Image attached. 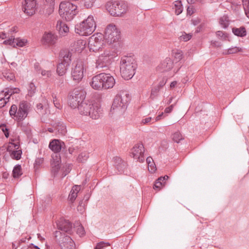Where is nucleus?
Here are the masks:
<instances>
[{
    "mask_svg": "<svg viewBox=\"0 0 249 249\" xmlns=\"http://www.w3.org/2000/svg\"><path fill=\"white\" fill-rule=\"evenodd\" d=\"M115 84L114 77L109 73H101L92 78L91 87L96 90L107 89L113 87Z\"/></svg>",
    "mask_w": 249,
    "mask_h": 249,
    "instance_id": "f257e3e1",
    "label": "nucleus"
},
{
    "mask_svg": "<svg viewBox=\"0 0 249 249\" xmlns=\"http://www.w3.org/2000/svg\"><path fill=\"white\" fill-rule=\"evenodd\" d=\"M76 108L81 115L89 116L93 119H99L102 114L100 105L89 100L82 102Z\"/></svg>",
    "mask_w": 249,
    "mask_h": 249,
    "instance_id": "f03ea898",
    "label": "nucleus"
},
{
    "mask_svg": "<svg viewBox=\"0 0 249 249\" xmlns=\"http://www.w3.org/2000/svg\"><path fill=\"white\" fill-rule=\"evenodd\" d=\"M130 96L125 91H122L117 94L113 101L110 110L111 115L123 114L130 101Z\"/></svg>",
    "mask_w": 249,
    "mask_h": 249,
    "instance_id": "7ed1b4c3",
    "label": "nucleus"
},
{
    "mask_svg": "<svg viewBox=\"0 0 249 249\" xmlns=\"http://www.w3.org/2000/svg\"><path fill=\"white\" fill-rule=\"evenodd\" d=\"M137 68L135 59L132 56H124L120 62V72L122 77L125 80L133 77Z\"/></svg>",
    "mask_w": 249,
    "mask_h": 249,
    "instance_id": "20e7f679",
    "label": "nucleus"
},
{
    "mask_svg": "<svg viewBox=\"0 0 249 249\" xmlns=\"http://www.w3.org/2000/svg\"><path fill=\"white\" fill-rule=\"evenodd\" d=\"M30 108V104L23 101L19 103L18 107L16 105H13L10 107L9 114L15 120L21 121L27 116Z\"/></svg>",
    "mask_w": 249,
    "mask_h": 249,
    "instance_id": "39448f33",
    "label": "nucleus"
},
{
    "mask_svg": "<svg viewBox=\"0 0 249 249\" xmlns=\"http://www.w3.org/2000/svg\"><path fill=\"white\" fill-rule=\"evenodd\" d=\"M95 22L92 16H89L88 18L77 24L75 27L76 33L80 36H87L91 35L95 30Z\"/></svg>",
    "mask_w": 249,
    "mask_h": 249,
    "instance_id": "423d86ee",
    "label": "nucleus"
},
{
    "mask_svg": "<svg viewBox=\"0 0 249 249\" xmlns=\"http://www.w3.org/2000/svg\"><path fill=\"white\" fill-rule=\"evenodd\" d=\"M77 12V6L69 1H62L59 4V14L67 21L71 20Z\"/></svg>",
    "mask_w": 249,
    "mask_h": 249,
    "instance_id": "0eeeda50",
    "label": "nucleus"
},
{
    "mask_svg": "<svg viewBox=\"0 0 249 249\" xmlns=\"http://www.w3.org/2000/svg\"><path fill=\"white\" fill-rule=\"evenodd\" d=\"M106 8L111 15L114 17H122L126 13L128 5L124 1H115L107 2Z\"/></svg>",
    "mask_w": 249,
    "mask_h": 249,
    "instance_id": "6e6552de",
    "label": "nucleus"
},
{
    "mask_svg": "<svg viewBox=\"0 0 249 249\" xmlns=\"http://www.w3.org/2000/svg\"><path fill=\"white\" fill-rule=\"evenodd\" d=\"M86 92L85 90L80 89H73L69 97L68 104L72 108L76 107L80 103L85 100Z\"/></svg>",
    "mask_w": 249,
    "mask_h": 249,
    "instance_id": "1a4fd4ad",
    "label": "nucleus"
},
{
    "mask_svg": "<svg viewBox=\"0 0 249 249\" xmlns=\"http://www.w3.org/2000/svg\"><path fill=\"white\" fill-rule=\"evenodd\" d=\"M54 234L61 249H75V243L69 236L57 231Z\"/></svg>",
    "mask_w": 249,
    "mask_h": 249,
    "instance_id": "9d476101",
    "label": "nucleus"
},
{
    "mask_svg": "<svg viewBox=\"0 0 249 249\" xmlns=\"http://www.w3.org/2000/svg\"><path fill=\"white\" fill-rule=\"evenodd\" d=\"M105 41L109 44L116 42L120 38V32L116 26L109 24L106 28L104 36Z\"/></svg>",
    "mask_w": 249,
    "mask_h": 249,
    "instance_id": "9b49d317",
    "label": "nucleus"
},
{
    "mask_svg": "<svg viewBox=\"0 0 249 249\" xmlns=\"http://www.w3.org/2000/svg\"><path fill=\"white\" fill-rule=\"evenodd\" d=\"M103 35L100 33L94 34L89 39V47L90 51L97 52L103 48Z\"/></svg>",
    "mask_w": 249,
    "mask_h": 249,
    "instance_id": "f8f14e48",
    "label": "nucleus"
},
{
    "mask_svg": "<svg viewBox=\"0 0 249 249\" xmlns=\"http://www.w3.org/2000/svg\"><path fill=\"white\" fill-rule=\"evenodd\" d=\"M85 68L86 65L82 60H77L76 65L72 69L71 73V77L75 83H79L83 79Z\"/></svg>",
    "mask_w": 249,
    "mask_h": 249,
    "instance_id": "ddd939ff",
    "label": "nucleus"
},
{
    "mask_svg": "<svg viewBox=\"0 0 249 249\" xmlns=\"http://www.w3.org/2000/svg\"><path fill=\"white\" fill-rule=\"evenodd\" d=\"M111 52L110 50H106L104 53L99 56L96 60L95 67L97 69L107 68L111 63Z\"/></svg>",
    "mask_w": 249,
    "mask_h": 249,
    "instance_id": "4468645a",
    "label": "nucleus"
},
{
    "mask_svg": "<svg viewBox=\"0 0 249 249\" xmlns=\"http://www.w3.org/2000/svg\"><path fill=\"white\" fill-rule=\"evenodd\" d=\"M145 148L142 143H138L136 144L131 149V154L133 158L140 162L144 161V153Z\"/></svg>",
    "mask_w": 249,
    "mask_h": 249,
    "instance_id": "2eb2a0df",
    "label": "nucleus"
},
{
    "mask_svg": "<svg viewBox=\"0 0 249 249\" xmlns=\"http://www.w3.org/2000/svg\"><path fill=\"white\" fill-rule=\"evenodd\" d=\"M36 5L35 0H24L22 2V10L27 15L31 16L36 12Z\"/></svg>",
    "mask_w": 249,
    "mask_h": 249,
    "instance_id": "dca6fc26",
    "label": "nucleus"
},
{
    "mask_svg": "<svg viewBox=\"0 0 249 249\" xmlns=\"http://www.w3.org/2000/svg\"><path fill=\"white\" fill-rule=\"evenodd\" d=\"M7 151L10 153V156L13 159L18 160L20 159L22 151L19 149V144L18 143H10L7 147Z\"/></svg>",
    "mask_w": 249,
    "mask_h": 249,
    "instance_id": "f3484780",
    "label": "nucleus"
},
{
    "mask_svg": "<svg viewBox=\"0 0 249 249\" xmlns=\"http://www.w3.org/2000/svg\"><path fill=\"white\" fill-rule=\"evenodd\" d=\"M56 224L59 230L69 234L71 233L72 225L68 220L61 218L56 222Z\"/></svg>",
    "mask_w": 249,
    "mask_h": 249,
    "instance_id": "a211bd4d",
    "label": "nucleus"
},
{
    "mask_svg": "<svg viewBox=\"0 0 249 249\" xmlns=\"http://www.w3.org/2000/svg\"><path fill=\"white\" fill-rule=\"evenodd\" d=\"M57 40V36L51 32H45L42 38L41 42L44 45H54Z\"/></svg>",
    "mask_w": 249,
    "mask_h": 249,
    "instance_id": "6ab92c4d",
    "label": "nucleus"
},
{
    "mask_svg": "<svg viewBox=\"0 0 249 249\" xmlns=\"http://www.w3.org/2000/svg\"><path fill=\"white\" fill-rule=\"evenodd\" d=\"M56 159H54L53 157V161L51 163L52 165V175L55 177H60V167L59 166L60 163V156L59 155L57 156V155H55Z\"/></svg>",
    "mask_w": 249,
    "mask_h": 249,
    "instance_id": "aec40b11",
    "label": "nucleus"
},
{
    "mask_svg": "<svg viewBox=\"0 0 249 249\" xmlns=\"http://www.w3.org/2000/svg\"><path fill=\"white\" fill-rule=\"evenodd\" d=\"M27 41L24 39L17 38H9L3 41V44L5 45H9L13 47L17 46L22 47L25 45Z\"/></svg>",
    "mask_w": 249,
    "mask_h": 249,
    "instance_id": "412c9836",
    "label": "nucleus"
},
{
    "mask_svg": "<svg viewBox=\"0 0 249 249\" xmlns=\"http://www.w3.org/2000/svg\"><path fill=\"white\" fill-rule=\"evenodd\" d=\"M113 163L114 167L119 173L124 172L127 167L126 162L119 157L113 158Z\"/></svg>",
    "mask_w": 249,
    "mask_h": 249,
    "instance_id": "4be33fe9",
    "label": "nucleus"
},
{
    "mask_svg": "<svg viewBox=\"0 0 249 249\" xmlns=\"http://www.w3.org/2000/svg\"><path fill=\"white\" fill-rule=\"evenodd\" d=\"M173 66V62L170 58L167 57L158 66V70L161 72L170 70Z\"/></svg>",
    "mask_w": 249,
    "mask_h": 249,
    "instance_id": "5701e85b",
    "label": "nucleus"
},
{
    "mask_svg": "<svg viewBox=\"0 0 249 249\" xmlns=\"http://www.w3.org/2000/svg\"><path fill=\"white\" fill-rule=\"evenodd\" d=\"M55 0H45L44 2V9L45 10V14L50 15L54 11Z\"/></svg>",
    "mask_w": 249,
    "mask_h": 249,
    "instance_id": "b1692460",
    "label": "nucleus"
},
{
    "mask_svg": "<svg viewBox=\"0 0 249 249\" xmlns=\"http://www.w3.org/2000/svg\"><path fill=\"white\" fill-rule=\"evenodd\" d=\"M60 55L62 57V62L65 63L67 65H70L71 61L72 53L68 49L63 50L61 51Z\"/></svg>",
    "mask_w": 249,
    "mask_h": 249,
    "instance_id": "393cba45",
    "label": "nucleus"
},
{
    "mask_svg": "<svg viewBox=\"0 0 249 249\" xmlns=\"http://www.w3.org/2000/svg\"><path fill=\"white\" fill-rule=\"evenodd\" d=\"M50 148L55 153L59 152L62 148L61 142L58 140H53L50 142Z\"/></svg>",
    "mask_w": 249,
    "mask_h": 249,
    "instance_id": "a878e982",
    "label": "nucleus"
},
{
    "mask_svg": "<svg viewBox=\"0 0 249 249\" xmlns=\"http://www.w3.org/2000/svg\"><path fill=\"white\" fill-rule=\"evenodd\" d=\"M1 79L8 81H15V76L10 70H5L2 72Z\"/></svg>",
    "mask_w": 249,
    "mask_h": 249,
    "instance_id": "bb28decb",
    "label": "nucleus"
},
{
    "mask_svg": "<svg viewBox=\"0 0 249 249\" xmlns=\"http://www.w3.org/2000/svg\"><path fill=\"white\" fill-rule=\"evenodd\" d=\"M80 188V186L79 185H75L72 187L68 197L71 202H73L76 199Z\"/></svg>",
    "mask_w": 249,
    "mask_h": 249,
    "instance_id": "cd10ccee",
    "label": "nucleus"
},
{
    "mask_svg": "<svg viewBox=\"0 0 249 249\" xmlns=\"http://www.w3.org/2000/svg\"><path fill=\"white\" fill-rule=\"evenodd\" d=\"M70 65H67V64L61 62L58 64L57 67V72L59 76H62L64 75L69 67Z\"/></svg>",
    "mask_w": 249,
    "mask_h": 249,
    "instance_id": "c85d7f7f",
    "label": "nucleus"
},
{
    "mask_svg": "<svg viewBox=\"0 0 249 249\" xmlns=\"http://www.w3.org/2000/svg\"><path fill=\"white\" fill-rule=\"evenodd\" d=\"M232 31L234 35L240 37H244L247 35L246 28L243 26L240 28H233Z\"/></svg>",
    "mask_w": 249,
    "mask_h": 249,
    "instance_id": "c756f323",
    "label": "nucleus"
},
{
    "mask_svg": "<svg viewBox=\"0 0 249 249\" xmlns=\"http://www.w3.org/2000/svg\"><path fill=\"white\" fill-rule=\"evenodd\" d=\"M71 169V164H65L61 168L60 178H63L68 174Z\"/></svg>",
    "mask_w": 249,
    "mask_h": 249,
    "instance_id": "7c9ffc66",
    "label": "nucleus"
},
{
    "mask_svg": "<svg viewBox=\"0 0 249 249\" xmlns=\"http://www.w3.org/2000/svg\"><path fill=\"white\" fill-rule=\"evenodd\" d=\"M86 44V41L78 40L74 43L73 47L75 51L81 52L85 48Z\"/></svg>",
    "mask_w": 249,
    "mask_h": 249,
    "instance_id": "2f4dec72",
    "label": "nucleus"
},
{
    "mask_svg": "<svg viewBox=\"0 0 249 249\" xmlns=\"http://www.w3.org/2000/svg\"><path fill=\"white\" fill-rule=\"evenodd\" d=\"M9 101V96H7L4 91L0 92V108L4 107Z\"/></svg>",
    "mask_w": 249,
    "mask_h": 249,
    "instance_id": "473e14b6",
    "label": "nucleus"
},
{
    "mask_svg": "<svg viewBox=\"0 0 249 249\" xmlns=\"http://www.w3.org/2000/svg\"><path fill=\"white\" fill-rule=\"evenodd\" d=\"M3 91L5 95H7V96H9L10 98L12 95L15 93H18L20 90L17 88L9 87L5 89Z\"/></svg>",
    "mask_w": 249,
    "mask_h": 249,
    "instance_id": "72a5a7b5",
    "label": "nucleus"
},
{
    "mask_svg": "<svg viewBox=\"0 0 249 249\" xmlns=\"http://www.w3.org/2000/svg\"><path fill=\"white\" fill-rule=\"evenodd\" d=\"M146 162L149 171L151 173H154L156 170V167L153 159L150 157H147L146 158Z\"/></svg>",
    "mask_w": 249,
    "mask_h": 249,
    "instance_id": "f704fd0d",
    "label": "nucleus"
},
{
    "mask_svg": "<svg viewBox=\"0 0 249 249\" xmlns=\"http://www.w3.org/2000/svg\"><path fill=\"white\" fill-rule=\"evenodd\" d=\"M172 56L176 62H179L182 59L183 53L179 50H174L172 51Z\"/></svg>",
    "mask_w": 249,
    "mask_h": 249,
    "instance_id": "c9c22d12",
    "label": "nucleus"
},
{
    "mask_svg": "<svg viewBox=\"0 0 249 249\" xmlns=\"http://www.w3.org/2000/svg\"><path fill=\"white\" fill-rule=\"evenodd\" d=\"M57 27L59 28V32L61 34L67 33L69 31V28L64 23L61 21H58Z\"/></svg>",
    "mask_w": 249,
    "mask_h": 249,
    "instance_id": "e433bc0d",
    "label": "nucleus"
},
{
    "mask_svg": "<svg viewBox=\"0 0 249 249\" xmlns=\"http://www.w3.org/2000/svg\"><path fill=\"white\" fill-rule=\"evenodd\" d=\"M219 24L223 28H227L230 24L229 17L225 15L221 17L219 19Z\"/></svg>",
    "mask_w": 249,
    "mask_h": 249,
    "instance_id": "4c0bfd02",
    "label": "nucleus"
},
{
    "mask_svg": "<svg viewBox=\"0 0 249 249\" xmlns=\"http://www.w3.org/2000/svg\"><path fill=\"white\" fill-rule=\"evenodd\" d=\"M21 167L20 165H16L13 170V176L14 178H18L21 175Z\"/></svg>",
    "mask_w": 249,
    "mask_h": 249,
    "instance_id": "58836bf2",
    "label": "nucleus"
},
{
    "mask_svg": "<svg viewBox=\"0 0 249 249\" xmlns=\"http://www.w3.org/2000/svg\"><path fill=\"white\" fill-rule=\"evenodd\" d=\"M89 158V153H88L87 152H83L81 153L78 158H77V160L79 162H84L85 161L87 160V159Z\"/></svg>",
    "mask_w": 249,
    "mask_h": 249,
    "instance_id": "ea45409f",
    "label": "nucleus"
},
{
    "mask_svg": "<svg viewBox=\"0 0 249 249\" xmlns=\"http://www.w3.org/2000/svg\"><path fill=\"white\" fill-rule=\"evenodd\" d=\"M172 139L175 142L178 143L180 141L183 140L184 138L180 132L177 131L173 134Z\"/></svg>",
    "mask_w": 249,
    "mask_h": 249,
    "instance_id": "a19ab883",
    "label": "nucleus"
},
{
    "mask_svg": "<svg viewBox=\"0 0 249 249\" xmlns=\"http://www.w3.org/2000/svg\"><path fill=\"white\" fill-rule=\"evenodd\" d=\"M216 36L221 40H226L228 37V35L221 31H218L216 32Z\"/></svg>",
    "mask_w": 249,
    "mask_h": 249,
    "instance_id": "79ce46f5",
    "label": "nucleus"
},
{
    "mask_svg": "<svg viewBox=\"0 0 249 249\" xmlns=\"http://www.w3.org/2000/svg\"><path fill=\"white\" fill-rule=\"evenodd\" d=\"M242 50L241 48H240L239 47H233L231 48H229L227 51V52L225 53V54H233L237 53L238 52H241Z\"/></svg>",
    "mask_w": 249,
    "mask_h": 249,
    "instance_id": "37998d69",
    "label": "nucleus"
},
{
    "mask_svg": "<svg viewBox=\"0 0 249 249\" xmlns=\"http://www.w3.org/2000/svg\"><path fill=\"white\" fill-rule=\"evenodd\" d=\"M176 4L175 5L176 9H175V13L176 15H178L181 13L182 12V7L181 2L180 1H176Z\"/></svg>",
    "mask_w": 249,
    "mask_h": 249,
    "instance_id": "c03bdc74",
    "label": "nucleus"
},
{
    "mask_svg": "<svg viewBox=\"0 0 249 249\" xmlns=\"http://www.w3.org/2000/svg\"><path fill=\"white\" fill-rule=\"evenodd\" d=\"M192 37L191 34H186V33H182V35L180 36L179 39L181 41H187L189 40Z\"/></svg>",
    "mask_w": 249,
    "mask_h": 249,
    "instance_id": "a18cd8bd",
    "label": "nucleus"
},
{
    "mask_svg": "<svg viewBox=\"0 0 249 249\" xmlns=\"http://www.w3.org/2000/svg\"><path fill=\"white\" fill-rule=\"evenodd\" d=\"M160 90L159 87H155L151 89L150 98L154 99L156 97L158 96V93Z\"/></svg>",
    "mask_w": 249,
    "mask_h": 249,
    "instance_id": "49530a36",
    "label": "nucleus"
},
{
    "mask_svg": "<svg viewBox=\"0 0 249 249\" xmlns=\"http://www.w3.org/2000/svg\"><path fill=\"white\" fill-rule=\"evenodd\" d=\"M165 182H162L161 180H159V178L156 181L153 188L160 189L162 186H164Z\"/></svg>",
    "mask_w": 249,
    "mask_h": 249,
    "instance_id": "de8ad7c7",
    "label": "nucleus"
},
{
    "mask_svg": "<svg viewBox=\"0 0 249 249\" xmlns=\"http://www.w3.org/2000/svg\"><path fill=\"white\" fill-rule=\"evenodd\" d=\"M109 244L108 243L101 242L97 244L96 246L94 248V249H104L105 247L109 246Z\"/></svg>",
    "mask_w": 249,
    "mask_h": 249,
    "instance_id": "09e8293b",
    "label": "nucleus"
},
{
    "mask_svg": "<svg viewBox=\"0 0 249 249\" xmlns=\"http://www.w3.org/2000/svg\"><path fill=\"white\" fill-rule=\"evenodd\" d=\"M77 233L80 236H82L85 234V232L84 227L81 225H80L77 228Z\"/></svg>",
    "mask_w": 249,
    "mask_h": 249,
    "instance_id": "8fccbe9b",
    "label": "nucleus"
},
{
    "mask_svg": "<svg viewBox=\"0 0 249 249\" xmlns=\"http://www.w3.org/2000/svg\"><path fill=\"white\" fill-rule=\"evenodd\" d=\"M36 90V88L35 85H34V83H31L29 84V89H28L29 93L31 95H32L35 93Z\"/></svg>",
    "mask_w": 249,
    "mask_h": 249,
    "instance_id": "3c124183",
    "label": "nucleus"
},
{
    "mask_svg": "<svg viewBox=\"0 0 249 249\" xmlns=\"http://www.w3.org/2000/svg\"><path fill=\"white\" fill-rule=\"evenodd\" d=\"M57 129H58V131L62 135H65L67 131L66 126L64 125L58 126Z\"/></svg>",
    "mask_w": 249,
    "mask_h": 249,
    "instance_id": "603ef678",
    "label": "nucleus"
},
{
    "mask_svg": "<svg viewBox=\"0 0 249 249\" xmlns=\"http://www.w3.org/2000/svg\"><path fill=\"white\" fill-rule=\"evenodd\" d=\"M41 73L42 76H46V77H50L52 75V72L51 71L41 70Z\"/></svg>",
    "mask_w": 249,
    "mask_h": 249,
    "instance_id": "864d4df0",
    "label": "nucleus"
},
{
    "mask_svg": "<svg viewBox=\"0 0 249 249\" xmlns=\"http://www.w3.org/2000/svg\"><path fill=\"white\" fill-rule=\"evenodd\" d=\"M95 0H85V6L87 8H90L92 7L93 3Z\"/></svg>",
    "mask_w": 249,
    "mask_h": 249,
    "instance_id": "5fc2aeb1",
    "label": "nucleus"
},
{
    "mask_svg": "<svg viewBox=\"0 0 249 249\" xmlns=\"http://www.w3.org/2000/svg\"><path fill=\"white\" fill-rule=\"evenodd\" d=\"M43 161H44L43 158H38L35 160V166H39L43 163Z\"/></svg>",
    "mask_w": 249,
    "mask_h": 249,
    "instance_id": "6e6d98bb",
    "label": "nucleus"
},
{
    "mask_svg": "<svg viewBox=\"0 0 249 249\" xmlns=\"http://www.w3.org/2000/svg\"><path fill=\"white\" fill-rule=\"evenodd\" d=\"M53 104L54 105V106L57 108H61V105L58 102L57 98L56 97L53 98Z\"/></svg>",
    "mask_w": 249,
    "mask_h": 249,
    "instance_id": "4d7b16f0",
    "label": "nucleus"
},
{
    "mask_svg": "<svg viewBox=\"0 0 249 249\" xmlns=\"http://www.w3.org/2000/svg\"><path fill=\"white\" fill-rule=\"evenodd\" d=\"M21 249H40L38 246L34 245L33 244L30 245V246L28 248L23 247Z\"/></svg>",
    "mask_w": 249,
    "mask_h": 249,
    "instance_id": "13d9d810",
    "label": "nucleus"
},
{
    "mask_svg": "<svg viewBox=\"0 0 249 249\" xmlns=\"http://www.w3.org/2000/svg\"><path fill=\"white\" fill-rule=\"evenodd\" d=\"M187 14L192 15L194 13V9L193 6H190L187 8Z\"/></svg>",
    "mask_w": 249,
    "mask_h": 249,
    "instance_id": "bf43d9fd",
    "label": "nucleus"
},
{
    "mask_svg": "<svg viewBox=\"0 0 249 249\" xmlns=\"http://www.w3.org/2000/svg\"><path fill=\"white\" fill-rule=\"evenodd\" d=\"M152 120L151 117H147L144 119H143L142 121V122L143 124H148L150 122V121Z\"/></svg>",
    "mask_w": 249,
    "mask_h": 249,
    "instance_id": "052dcab7",
    "label": "nucleus"
},
{
    "mask_svg": "<svg viewBox=\"0 0 249 249\" xmlns=\"http://www.w3.org/2000/svg\"><path fill=\"white\" fill-rule=\"evenodd\" d=\"M173 107H174V105H172L170 107L165 108V109L164 110L165 113H170L172 111Z\"/></svg>",
    "mask_w": 249,
    "mask_h": 249,
    "instance_id": "680f3d73",
    "label": "nucleus"
},
{
    "mask_svg": "<svg viewBox=\"0 0 249 249\" xmlns=\"http://www.w3.org/2000/svg\"><path fill=\"white\" fill-rule=\"evenodd\" d=\"M0 127L1 128L2 130L4 133V135L6 138H8L9 137V133L8 132V129L7 128H6L5 126H0Z\"/></svg>",
    "mask_w": 249,
    "mask_h": 249,
    "instance_id": "e2e57ef3",
    "label": "nucleus"
},
{
    "mask_svg": "<svg viewBox=\"0 0 249 249\" xmlns=\"http://www.w3.org/2000/svg\"><path fill=\"white\" fill-rule=\"evenodd\" d=\"M211 45L215 47H219L221 46L220 43L216 41H212Z\"/></svg>",
    "mask_w": 249,
    "mask_h": 249,
    "instance_id": "0e129e2a",
    "label": "nucleus"
},
{
    "mask_svg": "<svg viewBox=\"0 0 249 249\" xmlns=\"http://www.w3.org/2000/svg\"><path fill=\"white\" fill-rule=\"evenodd\" d=\"M35 69L37 72L39 73L42 70L38 63H36L35 64Z\"/></svg>",
    "mask_w": 249,
    "mask_h": 249,
    "instance_id": "69168bd1",
    "label": "nucleus"
},
{
    "mask_svg": "<svg viewBox=\"0 0 249 249\" xmlns=\"http://www.w3.org/2000/svg\"><path fill=\"white\" fill-rule=\"evenodd\" d=\"M166 84V81L164 79H162L161 81L160 82L158 85L157 86V87H159L160 89L161 87H162Z\"/></svg>",
    "mask_w": 249,
    "mask_h": 249,
    "instance_id": "338daca9",
    "label": "nucleus"
},
{
    "mask_svg": "<svg viewBox=\"0 0 249 249\" xmlns=\"http://www.w3.org/2000/svg\"><path fill=\"white\" fill-rule=\"evenodd\" d=\"M36 107L38 111L40 113H42L41 110L43 108V106L41 103H39L37 105Z\"/></svg>",
    "mask_w": 249,
    "mask_h": 249,
    "instance_id": "774afa93",
    "label": "nucleus"
}]
</instances>
